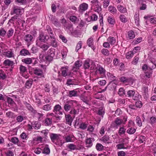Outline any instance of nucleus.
I'll return each instance as SVG.
<instances>
[{"label": "nucleus", "instance_id": "obj_1", "mask_svg": "<svg viewBox=\"0 0 156 156\" xmlns=\"http://www.w3.org/2000/svg\"><path fill=\"white\" fill-rule=\"evenodd\" d=\"M49 39V37L47 35H44V33L41 31L39 33L38 36L36 39L35 43L36 45L40 47L42 50L45 51L49 48L50 46L47 44H43L47 41Z\"/></svg>", "mask_w": 156, "mask_h": 156}, {"label": "nucleus", "instance_id": "obj_2", "mask_svg": "<svg viewBox=\"0 0 156 156\" xmlns=\"http://www.w3.org/2000/svg\"><path fill=\"white\" fill-rule=\"evenodd\" d=\"M135 123L132 120H129L126 125L127 129L126 133L130 135L133 134L136 131V128L134 127Z\"/></svg>", "mask_w": 156, "mask_h": 156}, {"label": "nucleus", "instance_id": "obj_3", "mask_svg": "<svg viewBox=\"0 0 156 156\" xmlns=\"http://www.w3.org/2000/svg\"><path fill=\"white\" fill-rule=\"evenodd\" d=\"M55 53V49L52 48H50L47 51V55L45 57L47 61L49 62L53 60Z\"/></svg>", "mask_w": 156, "mask_h": 156}, {"label": "nucleus", "instance_id": "obj_4", "mask_svg": "<svg viewBox=\"0 0 156 156\" xmlns=\"http://www.w3.org/2000/svg\"><path fill=\"white\" fill-rule=\"evenodd\" d=\"M105 69L100 65L98 66L96 71V75L99 78H103L105 76Z\"/></svg>", "mask_w": 156, "mask_h": 156}, {"label": "nucleus", "instance_id": "obj_5", "mask_svg": "<svg viewBox=\"0 0 156 156\" xmlns=\"http://www.w3.org/2000/svg\"><path fill=\"white\" fill-rule=\"evenodd\" d=\"M126 96L131 97L134 100H137L140 99L141 96L138 93H135L134 90H129L126 93Z\"/></svg>", "mask_w": 156, "mask_h": 156}, {"label": "nucleus", "instance_id": "obj_6", "mask_svg": "<svg viewBox=\"0 0 156 156\" xmlns=\"http://www.w3.org/2000/svg\"><path fill=\"white\" fill-rule=\"evenodd\" d=\"M76 101L74 100H70L67 101L64 105V109L66 112H68L74 106V104L76 103Z\"/></svg>", "mask_w": 156, "mask_h": 156}, {"label": "nucleus", "instance_id": "obj_7", "mask_svg": "<svg viewBox=\"0 0 156 156\" xmlns=\"http://www.w3.org/2000/svg\"><path fill=\"white\" fill-rule=\"evenodd\" d=\"M129 139V137H126L125 138L122 139V143H119L116 145V147L117 149H127L128 148V147H125V145L128 143Z\"/></svg>", "mask_w": 156, "mask_h": 156}, {"label": "nucleus", "instance_id": "obj_8", "mask_svg": "<svg viewBox=\"0 0 156 156\" xmlns=\"http://www.w3.org/2000/svg\"><path fill=\"white\" fill-rule=\"evenodd\" d=\"M60 135L59 134H55V133H51L50 135V138L51 141L54 143L55 141L58 142L60 141V145H62V144L64 143V142H62V140H60Z\"/></svg>", "mask_w": 156, "mask_h": 156}, {"label": "nucleus", "instance_id": "obj_9", "mask_svg": "<svg viewBox=\"0 0 156 156\" xmlns=\"http://www.w3.org/2000/svg\"><path fill=\"white\" fill-rule=\"evenodd\" d=\"M83 67L85 69H90L93 70L95 68L94 64L90 62L89 60H86L83 64Z\"/></svg>", "mask_w": 156, "mask_h": 156}, {"label": "nucleus", "instance_id": "obj_10", "mask_svg": "<svg viewBox=\"0 0 156 156\" xmlns=\"http://www.w3.org/2000/svg\"><path fill=\"white\" fill-rule=\"evenodd\" d=\"M122 119L119 117L116 118L115 120L112 122L111 126L113 128L118 129L122 124Z\"/></svg>", "mask_w": 156, "mask_h": 156}, {"label": "nucleus", "instance_id": "obj_11", "mask_svg": "<svg viewBox=\"0 0 156 156\" xmlns=\"http://www.w3.org/2000/svg\"><path fill=\"white\" fill-rule=\"evenodd\" d=\"M120 81L126 85H128L130 83H132L133 80L131 77H127L125 76H122L120 78Z\"/></svg>", "mask_w": 156, "mask_h": 156}, {"label": "nucleus", "instance_id": "obj_12", "mask_svg": "<svg viewBox=\"0 0 156 156\" xmlns=\"http://www.w3.org/2000/svg\"><path fill=\"white\" fill-rule=\"evenodd\" d=\"M62 110V108L61 106L59 104H57L54 106L53 111V112L57 114L62 115L63 114Z\"/></svg>", "mask_w": 156, "mask_h": 156}, {"label": "nucleus", "instance_id": "obj_13", "mask_svg": "<svg viewBox=\"0 0 156 156\" xmlns=\"http://www.w3.org/2000/svg\"><path fill=\"white\" fill-rule=\"evenodd\" d=\"M62 76L66 77L69 75V67L68 66H64L62 67L61 68Z\"/></svg>", "mask_w": 156, "mask_h": 156}, {"label": "nucleus", "instance_id": "obj_14", "mask_svg": "<svg viewBox=\"0 0 156 156\" xmlns=\"http://www.w3.org/2000/svg\"><path fill=\"white\" fill-rule=\"evenodd\" d=\"M82 62L80 60H78L75 62L74 66H73L72 70L76 72L78 71L80 68L82 66Z\"/></svg>", "mask_w": 156, "mask_h": 156}, {"label": "nucleus", "instance_id": "obj_15", "mask_svg": "<svg viewBox=\"0 0 156 156\" xmlns=\"http://www.w3.org/2000/svg\"><path fill=\"white\" fill-rule=\"evenodd\" d=\"M79 90L76 89L73 90L69 91L68 95L69 97H77L79 96Z\"/></svg>", "mask_w": 156, "mask_h": 156}, {"label": "nucleus", "instance_id": "obj_16", "mask_svg": "<svg viewBox=\"0 0 156 156\" xmlns=\"http://www.w3.org/2000/svg\"><path fill=\"white\" fill-rule=\"evenodd\" d=\"M50 41L49 43V46H51L54 48L56 47L57 46V42L56 41L55 37L54 36L50 35Z\"/></svg>", "mask_w": 156, "mask_h": 156}, {"label": "nucleus", "instance_id": "obj_17", "mask_svg": "<svg viewBox=\"0 0 156 156\" xmlns=\"http://www.w3.org/2000/svg\"><path fill=\"white\" fill-rule=\"evenodd\" d=\"M33 36L30 34H26L24 36V39L27 42L28 47H29L31 42L33 41Z\"/></svg>", "mask_w": 156, "mask_h": 156}, {"label": "nucleus", "instance_id": "obj_18", "mask_svg": "<svg viewBox=\"0 0 156 156\" xmlns=\"http://www.w3.org/2000/svg\"><path fill=\"white\" fill-rule=\"evenodd\" d=\"M73 117L69 114L65 115V118L66 121V123L68 124L69 126H71L72 122L73 119Z\"/></svg>", "mask_w": 156, "mask_h": 156}, {"label": "nucleus", "instance_id": "obj_19", "mask_svg": "<svg viewBox=\"0 0 156 156\" xmlns=\"http://www.w3.org/2000/svg\"><path fill=\"white\" fill-rule=\"evenodd\" d=\"M68 147L71 150H80L82 148L81 146L75 145L73 144H68Z\"/></svg>", "mask_w": 156, "mask_h": 156}, {"label": "nucleus", "instance_id": "obj_20", "mask_svg": "<svg viewBox=\"0 0 156 156\" xmlns=\"http://www.w3.org/2000/svg\"><path fill=\"white\" fill-rule=\"evenodd\" d=\"M13 12L11 13V15H12L14 14H16V15L20 14L21 12V9L19 7L16 6H14L13 7Z\"/></svg>", "mask_w": 156, "mask_h": 156}, {"label": "nucleus", "instance_id": "obj_21", "mask_svg": "<svg viewBox=\"0 0 156 156\" xmlns=\"http://www.w3.org/2000/svg\"><path fill=\"white\" fill-rule=\"evenodd\" d=\"M99 140L105 144H109L110 143V140L109 136L104 135L99 139Z\"/></svg>", "mask_w": 156, "mask_h": 156}, {"label": "nucleus", "instance_id": "obj_22", "mask_svg": "<svg viewBox=\"0 0 156 156\" xmlns=\"http://www.w3.org/2000/svg\"><path fill=\"white\" fill-rule=\"evenodd\" d=\"M94 138H87L86 139L85 144L87 147L90 148L92 146L93 141H94Z\"/></svg>", "mask_w": 156, "mask_h": 156}, {"label": "nucleus", "instance_id": "obj_23", "mask_svg": "<svg viewBox=\"0 0 156 156\" xmlns=\"http://www.w3.org/2000/svg\"><path fill=\"white\" fill-rule=\"evenodd\" d=\"M135 36L134 32L132 30L128 31L126 35V37L128 40L133 39L135 37Z\"/></svg>", "mask_w": 156, "mask_h": 156}, {"label": "nucleus", "instance_id": "obj_24", "mask_svg": "<svg viewBox=\"0 0 156 156\" xmlns=\"http://www.w3.org/2000/svg\"><path fill=\"white\" fill-rule=\"evenodd\" d=\"M118 10L121 13H125L127 12V10L126 7L121 5H119L117 6Z\"/></svg>", "mask_w": 156, "mask_h": 156}, {"label": "nucleus", "instance_id": "obj_25", "mask_svg": "<svg viewBox=\"0 0 156 156\" xmlns=\"http://www.w3.org/2000/svg\"><path fill=\"white\" fill-rule=\"evenodd\" d=\"M25 105L27 109L29 111H30L31 113L34 114H35L37 113V111L34 109L33 108V107L30 104L26 102L25 103Z\"/></svg>", "mask_w": 156, "mask_h": 156}, {"label": "nucleus", "instance_id": "obj_26", "mask_svg": "<svg viewBox=\"0 0 156 156\" xmlns=\"http://www.w3.org/2000/svg\"><path fill=\"white\" fill-rule=\"evenodd\" d=\"M97 114L101 116V119L103 118L105 112L104 109L102 107L99 108L96 111Z\"/></svg>", "mask_w": 156, "mask_h": 156}, {"label": "nucleus", "instance_id": "obj_27", "mask_svg": "<svg viewBox=\"0 0 156 156\" xmlns=\"http://www.w3.org/2000/svg\"><path fill=\"white\" fill-rule=\"evenodd\" d=\"M34 59V58H26L22 59V61L26 64L29 65L32 62L33 60Z\"/></svg>", "mask_w": 156, "mask_h": 156}, {"label": "nucleus", "instance_id": "obj_28", "mask_svg": "<svg viewBox=\"0 0 156 156\" xmlns=\"http://www.w3.org/2000/svg\"><path fill=\"white\" fill-rule=\"evenodd\" d=\"M145 75V77L146 78H149L151 77L152 76L153 70L152 69L149 68L148 70L144 72Z\"/></svg>", "mask_w": 156, "mask_h": 156}, {"label": "nucleus", "instance_id": "obj_29", "mask_svg": "<svg viewBox=\"0 0 156 156\" xmlns=\"http://www.w3.org/2000/svg\"><path fill=\"white\" fill-rule=\"evenodd\" d=\"M93 38L90 37L88 39L87 43L88 46L91 47L93 50H94L95 49V48L93 44Z\"/></svg>", "mask_w": 156, "mask_h": 156}, {"label": "nucleus", "instance_id": "obj_30", "mask_svg": "<svg viewBox=\"0 0 156 156\" xmlns=\"http://www.w3.org/2000/svg\"><path fill=\"white\" fill-rule=\"evenodd\" d=\"M19 20H20V19L18 18V16L17 15H15L11 17V19L9 20V22L14 24V22H18L19 25H20L19 23L18 22Z\"/></svg>", "mask_w": 156, "mask_h": 156}, {"label": "nucleus", "instance_id": "obj_31", "mask_svg": "<svg viewBox=\"0 0 156 156\" xmlns=\"http://www.w3.org/2000/svg\"><path fill=\"white\" fill-rule=\"evenodd\" d=\"M88 7V5L87 4L83 3L80 5L79 8L80 10L85 11L87 9Z\"/></svg>", "mask_w": 156, "mask_h": 156}, {"label": "nucleus", "instance_id": "obj_32", "mask_svg": "<svg viewBox=\"0 0 156 156\" xmlns=\"http://www.w3.org/2000/svg\"><path fill=\"white\" fill-rule=\"evenodd\" d=\"M19 54L22 56H26L30 55V53L27 50L25 49H23L20 51Z\"/></svg>", "mask_w": 156, "mask_h": 156}, {"label": "nucleus", "instance_id": "obj_33", "mask_svg": "<svg viewBox=\"0 0 156 156\" xmlns=\"http://www.w3.org/2000/svg\"><path fill=\"white\" fill-rule=\"evenodd\" d=\"M108 11L110 12L113 15L116 14L117 12V10L116 8L112 5H110L108 7Z\"/></svg>", "mask_w": 156, "mask_h": 156}, {"label": "nucleus", "instance_id": "obj_34", "mask_svg": "<svg viewBox=\"0 0 156 156\" xmlns=\"http://www.w3.org/2000/svg\"><path fill=\"white\" fill-rule=\"evenodd\" d=\"M34 73L35 75L40 76L41 77L43 75L42 71L40 69H37L36 68L34 70Z\"/></svg>", "mask_w": 156, "mask_h": 156}, {"label": "nucleus", "instance_id": "obj_35", "mask_svg": "<svg viewBox=\"0 0 156 156\" xmlns=\"http://www.w3.org/2000/svg\"><path fill=\"white\" fill-rule=\"evenodd\" d=\"M107 21L108 22L112 25H114L115 23V19L112 16H109L108 17Z\"/></svg>", "mask_w": 156, "mask_h": 156}, {"label": "nucleus", "instance_id": "obj_36", "mask_svg": "<svg viewBox=\"0 0 156 156\" xmlns=\"http://www.w3.org/2000/svg\"><path fill=\"white\" fill-rule=\"evenodd\" d=\"M6 115L7 117L12 119L14 118L16 116V115L14 113L11 111H9L6 112Z\"/></svg>", "mask_w": 156, "mask_h": 156}, {"label": "nucleus", "instance_id": "obj_37", "mask_svg": "<svg viewBox=\"0 0 156 156\" xmlns=\"http://www.w3.org/2000/svg\"><path fill=\"white\" fill-rule=\"evenodd\" d=\"M13 64V62L9 59L5 60L3 62V64L5 66H12Z\"/></svg>", "mask_w": 156, "mask_h": 156}, {"label": "nucleus", "instance_id": "obj_38", "mask_svg": "<svg viewBox=\"0 0 156 156\" xmlns=\"http://www.w3.org/2000/svg\"><path fill=\"white\" fill-rule=\"evenodd\" d=\"M107 41L109 43L110 45H114L116 42V40L114 37H109L107 39Z\"/></svg>", "mask_w": 156, "mask_h": 156}, {"label": "nucleus", "instance_id": "obj_39", "mask_svg": "<svg viewBox=\"0 0 156 156\" xmlns=\"http://www.w3.org/2000/svg\"><path fill=\"white\" fill-rule=\"evenodd\" d=\"M31 124L32 125L34 128L35 129H40L41 126L40 124L37 121L32 122H31Z\"/></svg>", "mask_w": 156, "mask_h": 156}, {"label": "nucleus", "instance_id": "obj_40", "mask_svg": "<svg viewBox=\"0 0 156 156\" xmlns=\"http://www.w3.org/2000/svg\"><path fill=\"white\" fill-rule=\"evenodd\" d=\"M124 127V126H123L122 127H120L119 129L118 133L120 136L126 133V129Z\"/></svg>", "mask_w": 156, "mask_h": 156}, {"label": "nucleus", "instance_id": "obj_41", "mask_svg": "<svg viewBox=\"0 0 156 156\" xmlns=\"http://www.w3.org/2000/svg\"><path fill=\"white\" fill-rule=\"evenodd\" d=\"M119 18L120 21L122 23H125L128 21L127 18L123 14L120 15Z\"/></svg>", "mask_w": 156, "mask_h": 156}, {"label": "nucleus", "instance_id": "obj_42", "mask_svg": "<svg viewBox=\"0 0 156 156\" xmlns=\"http://www.w3.org/2000/svg\"><path fill=\"white\" fill-rule=\"evenodd\" d=\"M70 110L69 113L70 114L73 115V118L75 117L76 115H77L79 114V111L75 108L74 107Z\"/></svg>", "mask_w": 156, "mask_h": 156}, {"label": "nucleus", "instance_id": "obj_43", "mask_svg": "<svg viewBox=\"0 0 156 156\" xmlns=\"http://www.w3.org/2000/svg\"><path fill=\"white\" fill-rule=\"evenodd\" d=\"M14 32L13 29L12 28H10L6 32V37L8 38H9L12 37Z\"/></svg>", "mask_w": 156, "mask_h": 156}, {"label": "nucleus", "instance_id": "obj_44", "mask_svg": "<svg viewBox=\"0 0 156 156\" xmlns=\"http://www.w3.org/2000/svg\"><path fill=\"white\" fill-rule=\"evenodd\" d=\"M95 147L97 151H101L104 150L105 147L101 144L97 143L96 144Z\"/></svg>", "mask_w": 156, "mask_h": 156}, {"label": "nucleus", "instance_id": "obj_45", "mask_svg": "<svg viewBox=\"0 0 156 156\" xmlns=\"http://www.w3.org/2000/svg\"><path fill=\"white\" fill-rule=\"evenodd\" d=\"M69 19L74 24L77 23L79 20L76 16L73 15L70 16Z\"/></svg>", "mask_w": 156, "mask_h": 156}, {"label": "nucleus", "instance_id": "obj_46", "mask_svg": "<svg viewBox=\"0 0 156 156\" xmlns=\"http://www.w3.org/2000/svg\"><path fill=\"white\" fill-rule=\"evenodd\" d=\"M5 55L8 58H11L14 56V55L12 50L7 51L5 52Z\"/></svg>", "mask_w": 156, "mask_h": 156}, {"label": "nucleus", "instance_id": "obj_47", "mask_svg": "<svg viewBox=\"0 0 156 156\" xmlns=\"http://www.w3.org/2000/svg\"><path fill=\"white\" fill-rule=\"evenodd\" d=\"M33 80L32 79H29L27 80L26 83V87L27 88H30L31 87L33 83Z\"/></svg>", "mask_w": 156, "mask_h": 156}, {"label": "nucleus", "instance_id": "obj_48", "mask_svg": "<svg viewBox=\"0 0 156 156\" xmlns=\"http://www.w3.org/2000/svg\"><path fill=\"white\" fill-rule=\"evenodd\" d=\"M107 76L110 82L114 81L115 80L116 77L111 73H107Z\"/></svg>", "mask_w": 156, "mask_h": 156}, {"label": "nucleus", "instance_id": "obj_49", "mask_svg": "<svg viewBox=\"0 0 156 156\" xmlns=\"http://www.w3.org/2000/svg\"><path fill=\"white\" fill-rule=\"evenodd\" d=\"M64 27L66 30H69L70 32H72L73 31V25L71 24H67Z\"/></svg>", "mask_w": 156, "mask_h": 156}, {"label": "nucleus", "instance_id": "obj_50", "mask_svg": "<svg viewBox=\"0 0 156 156\" xmlns=\"http://www.w3.org/2000/svg\"><path fill=\"white\" fill-rule=\"evenodd\" d=\"M43 141V138L41 136H37L36 138H34L33 139V142L34 143L37 142V144H39L42 142Z\"/></svg>", "mask_w": 156, "mask_h": 156}, {"label": "nucleus", "instance_id": "obj_51", "mask_svg": "<svg viewBox=\"0 0 156 156\" xmlns=\"http://www.w3.org/2000/svg\"><path fill=\"white\" fill-rule=\"evenodd\" d=\"M42 109L45 111H49L51 110V106L49 104H47L43 105Z\"/></svg>", "mask_w": 156, "mask_h": 156}, {"label": "nucleus", "instance_id": "obj_52", "mask_svg": "<svg viewBox=\"0 0 156 156\" xmlns=\"http://www.w3.org/2000/svg\"><path fill=\"white\" fill-rule=\"evenodd\" d=\"M118 94L121 96H123L126 94L125 90L123 88H120L119 90Z\"/></svg>", "mask_w": 156, "mask_h": 156}, {"label": "nucleus", "instance_id": "obj_53", "mask_svg": "<svg viewBox=\"0 0 156 156\" xmlns=\"http://www.w3.org/2000/svg\"><path fill=\"white\" fill-rule=\"evenodd\" d=\"M73 135H69L65 137L64 139H65V142H72V138L73 137Z\"/></svg>", "mask_w": 156, "mask_h": 156}, {"label": "nucleus", "instance_id": "obj_54", "mask_svg": "<svg viewBox=\"0 0 156 156\" xmlns=\"http://www.w3.org/2000/svg\"><path fill=\"white\" fill-rule=\"evenodd\" d=\"M142 38L140 37L136 38L132 42V44H139L142 41Z\"/></svg>", "mask_w": 156, "mask_h": 156}, {"label": "nucleus", "instance_id": "obj_55", "mask_svg": "<svg viewBox=\"0 0 156 156\" xmlns=\"http://www.w3.org/2000/svg\"><path fill=\"white\" fill-rule=\"evenodd\" d=\"M101 53L104 55L108 56L110 54L109 51L106 48H103L101 50Z\"/></svg>", "mask_w": 156, "mask_h": 156}, {"label": "nucleus", "instance_id": "obj_56", "mask_svg": "<svg viewBox=\"0 0 156 156\" xmlns=\"http://www.w3.org/2000/svg\"><path fill=\"white\" fill-rule=\"evenodd\" d=\"M146 140L145 136L143 135H140L138 138L139 141L140 143H143Z\"/></svg>", "mask_w": 156, "mask_h": 156}, {"label": "nucleus", "instance_id": "obj_57", "mask_svg": "<svg viewBox=\"0 0 156 156\" xmlns=\"http://www.w3.org/2000/svg\"><path fill=\"white\" fill-rule=\"evenodd\" d=\"M136 122L137 125L139 126H142V122L141 120L140 117L137 116L136 118Z\"/></svg>", "mask_w": 156, "mask_h": 156}, {"label": "nucleus", "instance_id": "obj_58", "mask_svg": "<svg viewBox=\"0 0 156 156\" xmlns=\"http://www.w3.org/2000/svg\"><path fill=\"white\" fill-rule=\"evenodd\" d=\"M87 125L85 122H82L79 125V128L83 130H85L87 128Z\"/></svg>", "mask_w": 156, "mask_h": 156}, {"label": "nucleus", "instance_id": "obj_59", "mask_svg": "<svg viewBox=\"0 0 156 156\" xmlns=\"http://www.w3.org/2000/svg\"><path fill=\"white\" fill-rule=\"evenodd\" d=\"M50 150L48 147H45L42 150V153L47 154H48L50 153Z\"/></svg>", "mask_w": 156, "mask_h": 156}, {"label": "nucleus", "instance_id": "obj_60", "mask_svg": "<svg viewBox=\"0 0 156 156\" xmlns=\"http://www.w3.org/2000/svg\"><path fill=\"white\" fill-rule=\"evenodd\" d=\"M45 125L48 126L50 125L52 123L51 119L49 118H47L45 119L44 121Z\"/></svg>", "mask_w": 156, "mask_h": 156}, {"label": "nucleus", "instance_id": "obj_61", "mask_svg": "<svg viewBox=\"0 0 156 156\" xmlns=\"http://www.w3.org/2000/svg\"><path fill=\"white\" fill-rule=\"evenodd\" d=\"M52 23L57 27H59L60 26V23L58 21L57 19H54L52 20Z\"/></svg>", "mask_w": 156, "mask_h": 156}, {"label": "nucleus", "instance_id": "obj_62", "mask_svg": "<svg viewBox=\"0 0 156 156\" xmlns=\"http://www.w3.org/2000/svg\"><path fill=\"white\" fill-rule=\"evenodd\" d=\"M19 69L21 73H23L27 71V69L25 66L22 65H20L19 67Z\"/></svg>", "mask_w": 156, "mask_h": 156}, {"label": "nucleus", "instance_id": "obj_63", "mask_svg": "<svg viewBox=\"0 0 156 156\" xmlns=\"http://www.w3.org/2000/svg\"><path fill=\"white\" fill-rule=\"evenodd\" d=\"M25 117L22 115H19L16 117V121L19 122H21L25 118Z\"/></svg>", "mask_w": 156, "mask_h": 156}, {"label": "nucleus", "instance_id": "obj_64", "mask_svg": "<svg viewBox=\"0 0 156 156\" xmlns=\"http://www.w3.org/2000/svg\"><path fill=\"white\" fill-rule=\"evenodd\" d=\"M10 141L14 144H17L18 143L19 140L17 138L14 137L11 138Z\"/></svg>", "mask_w": 156, "mask_h": 156}]
</instances>
